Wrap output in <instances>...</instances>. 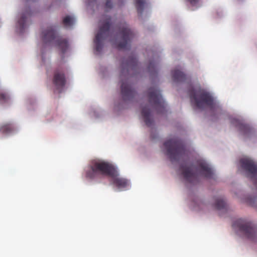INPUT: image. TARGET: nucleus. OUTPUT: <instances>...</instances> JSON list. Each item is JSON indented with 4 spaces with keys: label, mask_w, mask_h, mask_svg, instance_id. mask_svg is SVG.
Returning a JSON list of instances; mask_svg holds the SVG:
<instances>
[{
    "label": "nucleus",
    "mask_w": 257,
    "mask_h": 257,
    "mask_svg": "<svg viewBox=\"0 0 257 257\" xmlns=\"http://www.w3.org/2000/svg\"><path fill=\"white\" fill-rule=\"evenodd\" d=\"M140 70V65L136 57L130 56L128 59H123L121 64L120 78L122 79L121 84V94L122 99L126 100H132L136 95V91L128 82V75L136 74Z\"/></svg>",
    "instance_id": "obj_1"
},
{
    "label": "nucleus",
    "mask_w": 257,
    "mask_h": 257,
    "mask_svg": "<svg viewBox=\"0 0 257 257\" xmlns=\"http://www.w3.org/2000/svg\"><path fill=\"white\" fill-rule=\"evenodd\" d=\"M148 97L149 105L143 107L141 113L146 124L150 127L153 123V120L151 118L152 109H154L158 114H164L167 111V104L160 90L156 86L149 88Z\"/></svg>",
    "instance_id": "obj_2"
},
{
    "label": "nucleus",
    "mask_w": 257,
    "mask_h": 257,
    "mask_svg": "<svg viewBox=\"0 0 257 257\" xmlns=\"http://www.w3.org/2000/svg\"><path fill=\"white\" fill-rule=\"evenodd\" d=\"M189 94L192 104L197 108L208 106L213 109L218 107L210 94L204 90L192 88L189 90Z\"/></svg>",
    "instance_id": "obj_3"
},
{
    "label": "nucleus",
    "mask_w": 257,
    "mask_h": 257,
    "mask_svg": "<svg viewBox=\"0 0 257 257\" xmlns=\"http://www.w3.org/2000/svg\"><path fill=\"white\" fill-rule=\"evenodd\" d=\"M115 169L111 164L101 160H94L86 170V177L94 179L99 175L114 176Z\"/></svg>",
    "instance_id": "obj_4"
},
{
    "label": "nucleus",
    "mask_w": 257,
    "mask_h": 257,
    "mask_svg": "<svg viewBox=\"0 0 257 257\" xmlns=\"http://www.w3.org/2000/svg\"><path fill=\"white\" fill-rule=\"evenodd\" d=\"M42 39L45 45H54L64 54L68 48V42L57 35L55 28L53 26L48 27L42 33Z\"/></svg>",
    "instance_id": "obj_5"
},
{
    "label": "nucleus",
    "mask_w": 257,
    "mask_h": 257,
    "mask_svg": "<svg viewBox=\"0 0 257 257\" xmlns=\"http://www.w3.org/2000/svg\"><path fill=\"white\" fill-rule=\"evenodd\" d=\"M166 155L172 162L178 161L185 155L186 150L183 142L178 138L167 140L164 143Z\"/></svg>",
    "instance_id": "obj_6"
},
{
    "label": "nucleus",
    "mask_w": 257,
    "mask_h": 257,
    "mask_svg": "<svg viewBox=\"0 0 257 257\" xmlns=\"http://www.w3.org/2000/svg\"><path fill=\"white\" fill-rule=\"evenodd\" d=\"M100 22L101 24L99 27L98 32L95 36L94 41L95 45V50L98 53L102 50L103 47L102 41L109 36L110 29L112 26L111 19L110 16H103Z\"/></svg>",
    "instance_id": "obj_7"
},
{
    "label": "nucleus",
    "mask_w": 257,
    "mask_h": 257,
    "mask_svg": "<svg viewBox=\"0 0 257 257\" xmlns=\"http://www.w3.org/2000/svg\"><path fill=\"white\" fill-rule=\"evenodd\" d=\"M232 226L249 239L253 240L257 237V227L250 221L238 219L233 222Z\"/></svg>",
    "instance_id": "obj_8"
},
{
    "label": "nucleus",
    "mask_w": 257,
    "mask_h": 257,
    "mask_svg": "<svg viewBox=\"0 0 257 257\" xmlns=\"http://www.w3.org/2000/svg\"><path fill=\"white\" fill-rule=\"evenodd\" d=\"M119 34L120 36V39L115 44V47L118 50L129 49L130 43L135 37L134 32L128 28L127 25L124 23L120 27Z\"/></svg>",
    "instance_id": "obj_9"
},
{
    "label": "nucleus",
    "mask_w": 257,
    "mask_h": 257,
    "mask_svg": "<svg viewBox=\"0 0 257 257\" xmlns=\"http://www.w3.org/2000/svg\"><path fill=\"white\" fill-rule=\"evenodd\" d=\"M241 168L253 179V184L257 187V165L251 159L243 158L240 159Z\"/></svg>",
    "instance_id": "obj_10"
},
{
    "label": "nucleus",
    "mask_w": 257,
    "mask_h": 257,
    "mask_svg": "<svg viewBox=\"0 0 257 257\" xmlns=\"http://www.w3.org/2000/svg\"><path fill=\"white\" fill-rule=\"evenodd\" d=\"M180 170L185 180L191 184H196L198 182V176L197 174L193 171L192 165L188 166L182 165L180 166Z\"/></svg>",
    "instance_id": "obj_11"
},
{
    "label": "nucleus",
    "mask_w": 257,
    "mask_h": 257,
    "mask_svg": "<svg viewBox=\"0 0 257 257\" xmlns=\"http://www.w3.org/2000/svg\"><path fill=\"white\" fill-rule=\"evenodd\" d=\"M53 83L59 92H61L66 84L65 76L62 69H57L55 71Z\"/></svg>",
    "instance_id": "obj_12"
},
{
    "label": "nucleus",
    "mask_w": 257,
    "mask_h": 257,
    "mask_svg": "<svg viewBox=\"0 0 257 257\" xmlns=\"http://www.w3.org/2000/svg\"><path fill=\"white\" fill-rule=\"evenodd\" d=\"M196 171L202 177L210 179L212 178L213 172L209 165L204 160L197 161V166L196 167Z\"/></svg>",
    "instance_id": "obj_13"
},
{
    "label": "nucleus",
    "mask_w": 257,
    "mask_h": 257,
    "mask_svg": "<svg viewBox=\"0 0 257 257\" xmlns=\"http://www.w3.org/2000/svg\"><path fill=\"white\" fill-rule=\"evenodd\" d=\"M112 183L118 189L125 188L128 185V182L125 179L119 177L118 173L115 169V174L114 176H110Z\"/></svg>",
    "instance_id": "obj_14"
},
{
    "label": "nucleus",
    "mask_w": 257,
    "mask_h": 257,
    "mask_svg": "<svg viewBox=\"0 0 257 257\" xmlns=\"http://www.w3.org/2000/svg\"><path fill=\"white\" fill-rule=\"evenodd\" d=\"M14 124L10 122L4 123L0 125V133L4 135H9L15 131Z\"/></svg>",
    "instance_id": "obj_15"
},
{
    "label": "nucleus",
    "mask_w": 257,
    "mask_h": 257,
    "mask_svg": "<svg viewBox=\"0 0 257 257\" xmlns=\"http://www.w3.org/2000/svg\"><path fill=\"white\" fill-rule=\"evenodd\" d=\"M172 75L173 81L176 82H183L186 79L184 73L179 70L172 71Z\"/></svg>",
    "instance_id": "obj_16"
},
{
    "label": "nucleus",
    "mask_w": 257,
    "mask_h": 257,
    "mask_svg": "<svg viewBox=\"0 0 257 257\" xmlns=\"http://www.w3.org/2000/svg\"><path fill=\"white\" fill-rule=\"evenodd\" d=\"M31 15V12H26L22 15L21 17L18 21V24L20 26V29L21 30L24 29L26 26L27 20L28 17H30Z\"/></svg>",
    "instance_id": "obj_17"
},
{
    "label": "nucleus",
    "mask_w": 257,
    "mask_h": 257,
    "mask_svg": "<svg viewBox=\"0 0 257 257\" xmlns=\"http://www.w3.org/2000/svg\"><path fill=\"white\" fill-rule=\"evenodd\" d=\"M159 61L158 60H151L148 66V71L151 74L156 73L158 70Z\"/></svg>",
    "instance_id": "obj_18"
},
{
    "label": "nucleus",
    "mask_w": 257,
    "mask_h": 257,
    "mask_svg": "<svg viewBox=\"0 0 257 257\" xmlns=\"http://www.w3.org/2000/svg\"><path fill=\"white\" fill-rule=\"evenodd\" d=\"M215 207L217 210L226 211V204L222 198H217L215 200Z\"/></svg>",
    "instance_id": "obj_19"
},
{
    "label": "nucleus",
    "mask_w": 257,
    "mask_h": 257,
    "mask_svg": "<svg viewBox=\"0 0 257 257\" xmlns=\"http://www.w3.org/2000/svg\"><path fill=\"white\" fill-rule=\"evenodd\" d=\"M146 5L145 0H136L135 6L139 14L142 15Z\"/></svg>",
    "instance_id": "obj_20"
},
{
    "label": "nucleus",
    "mask_w": 257,
    "mask_h": 257,
    "mask_svg": "<svg viewBox=\"0 0 257 257\" xmlns=\"http://www.w3.org/2000/svg\"><path fill=\"white\" fill-rule=\"evenodd\" d=\"M74 22V19L73 17L67 16L63 20V24L65 27L72 26Z\"/></svg>",
    "instance_id": "obj_21"
},
{
    "label": "nucleus",
    "mask_w": 257,
    "mask_h": 257,
    "mask_svg": "<svg viewBox=\"0 0 257 257\" xmlns=\"http://www.w3.org/2000/svg\"><path fill=\"white\" fill-rule=\"evenodd\" d=\"M9 99V95L5 92H0V102L1 103H6Z\"/></svg>",
    "instance_id": "obj_22"
},
{
    "label": "nucleus",
    "mask_w": 257,
    "mask_h": 257,
    "mask_svg": "<svg viewBox=\"0 0 257 257\" xmlns=\"http://www.w3.org/2000/svg\"><path fill=\"white\" fill-rule=\"evenodd\" d=\"M237 124L238 125L239 129L241 131H247L248 129V126L246 125L240 123L239 121L236 120Z\"/></svg>",
    "instance_id": "obj_23"
},
{
    "label": "nucleus",
    "mask_w": 257,
    "mask_h": 257,
    "mask_svg": "<svg viewBox=\"0 0 257 257\" xmlns=\"http://www.w3.org/2000/svg\"><path fill=\"white\" fill-rule=\"evenodd\" d=\"M112 7V4L110 1H107L105 3V7L106 8L110 9Z\"/></svg>",
    "instance_id": "obj_24"
},
{
    "label": "nucleus",
    "mask_w": 257,
    "mask_h": 257,
    "mask_svg": "<svg viewBox=\"0 0 257 257\" xmlns=\"http://www.w3.org/2000/svg\"><path fill=\"white\" fill-rule=\"evenodd\" d=\"M187 1L189 2L192 6H195L200 1V0H187Z\"/></svg>",
    "instance_id": "obj_25"
}]
</instances>
